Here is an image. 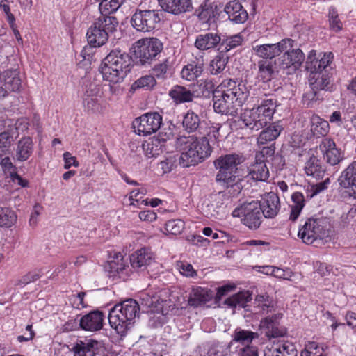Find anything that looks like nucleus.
<instances>
[{
    "mask_svg": "<svg viewBox=\"0 0 356 356\" xmlns=\"http://www.w3.org/2000/svg\"><path fill=\"white\" fill-rule=\"evenodd\" d=\"M229 57L220 53L215 56L210 62L209 70L213 75H217L223 72L228 63Z\"/></svg>",
    "mask_w": 356,
    "mask_h": 356,
    "instance_id": "nucleus-41",
    "label": "nucleus"
},
{
    "mask_svg": "<svg viewBox=\"0 0 356 356\" xmlns=\"http://www.w3.org/2000/svg\"><path fill=\"white\" fill-rule=\"evenodd\" d=\"M204 124H206L205 121L201 120L200 116L192 111H188L185 114L182 121L183 127L188 133L198 131L202 134L201 130Z\"/></svg>",
    "mask_w": 356,
    "mask_h": 356,
    "instance_id": "nucleus-27",
    "label": "nucleus"
},
{
    "mask_svg": "<svg viewBox=\"0 0 356 356\" xmlns=\"http://www.w3.org/2000/svg\"><path fill=\"white\" fill-rule=\"evenodd\" d=\"M281 356H297L298 351L292 343H284L278 346Z\"/></svg>",
    "mask_w": 356,
    "mask_h": 356,
    "instance_id": "nucleus-57",
    "label": "nucleus"
},
{
    "mask_svg": "<svg viewBox=\"0 0 356 356\" xmlns=\"http://www.w3.org/2000/svg\"><path fill=\"white\" fill-rule=\"evenodd\" d=\"M282 56L278 58L279 67L286 71L287 74L294 73L305 60V54L299 48H294V41L289 38V46L284 50Z\"/></svg>",
    "mask_w": 356,
    "mask_h": 356,
    "instance_id": "nucleus-11",
    "label": "nucleus"
},
{
    "mask_svg": "<svg viewBox=\"0 0 356 356\" xmlns=\"http://www.w3.org/2000/svg\"><path fill=\"white\" fill-rule=\"evenodd\" d=\"M203 71V60H197L185 65L181 72V75L187 81H194L202 75Z\"/></svg>",
    "mask_w": 356,
    "mask_h": 356,
    "instance_id": "nucleus-30",
    "label": "nucleus"
},
{
    "mask_svg": "<svg viewBox=\"0 0 356 356\" xmlns=\"http://www.w3.org/2000/svg\"><path fill=\"white\" fill-rule=\"evenodd\" d=\"M224 10L228 15L229 19L236 24H243L248 19V13L238 1H229Z\"/></svg>",
    "mask_w": 356,
    "mask_h": 356,
    "instance_id": "nucleus-22",
    "label": "nucleus"
},
{
    "mask_svg": "<svg viewBox=\"0 0 356 356\" xmlns=\"http://www.w3.org/2000/svg\"><path fill=\"white\" fill-rule=\"evenodd\" d=\"M3 89H6L7 95L9 92H18L22 87V80L19 77V71L17 69L7 70L2 75Z\"/></svg>",
    "mask_w": 356,
    "mask_h": 356,
    "instance_id": "nucleus-26",
    "label": "nucleus"
},
{
    "mask_svg": "<svg viewBox=\"0 0 356 356\" xmlns=\"http://www.w3.org/2000/svg\"><path fill=\"white\" fill-rule=\"evenodd\" d=\"M330 129L327 121L324 120L318 115H313L311 118V131L313 135L319 137L326 136Z\"/></svg>",
    "mask_w": 356,
    "mask_h": 356,
    "instance_id": "nucleus-38",
    "label": "nucleus"
},
{
    "mask_svg": "<svg viewBox=\"0 0 356 356\" xmlns=\"http://www.w3.org/2000/svg\"><path fill=\"white\" fill-rule=\"evenodd\" d=\"M320 90H314L311 88V90L306 92L302 97V101L304 104H306L307 106H311L312 104L321 99L320 97Z\"/></svg>",
    "mask_w": 356,
    "mask_h": 356,
    "instance_id": "nucleus-55",
    "label": "nucleus"
},
{
    "mask_svg": "<svg viewBox=\"0 0 356 356\" xmlns=\"http://www.w3.org/2000/svg\"><path fill=\"white\" fill-rule=\"evenodd\" d=\"M245 160V157L239 154H228L220 156L214 161V165L218 170L216 180L218 183H222L226 187H236V190H240V179L236 175L238 166Z\"/></svg>",
    "mask_w": 356,
    "mask_h": 356,
    "instance_id": "nucleus-7",
    "label": "nucleus"
},
{
    "mask_svg": "<svg viewBox=\"0 0 356 356\" xmlns=\"http://www.w3.org/2000/svg\"><path fill=\"white\" fill-rule=\"evenodd\" d=\"M161 21L158 10L136 9L131 17V24L137 31L150 32Z\"/></svg>",
    "mask_w": 356,
    "mask_h": 356,
    "instance_id": "nucleus-10",
    "label": "nucleus"
},
{
    "mask_svg": "<svg viewBox=\"0 0 356 356\" xmlns=\"http://www.w3.org/2000/svg\"><path fill=\"white\" fill-rule=\"evenodd\" d=\"M248 175L257 181H266L269 177V170L264 161H256L248 167Z\"/></svg>",
    "mask_w": 356,
    "mask_h": 356,
    "instance_id": "nucleus-31",
    "label": "nucleus"
},
{
    "mask_svg": "<svg viewBox=\"0 0 356 356\" xmlns=\"http://www.w3.org/2000/svg\"><path fill=\"white\" fill-rule=\"evenodd\" d=\"M94 22L100 29L104 31L108 37L110 34L116 31L118 26V20L114 16L101 15Z\"/></svg>",
    "mask_w": 356,
    "mask_h": 356,
    "instance_id": "nucleus-34",
    "label": "nucleus"
},
{
    "mask_svg": "<svg viewBox=\"0 0 356 356\" xmlns=\"http://www.w3.org/2000/svg\"><path fill=\"white\" fill-rule=\"evenodd\" d=\"M293 204L291 207V213L289 219L292 221L297 220L300 216L303 207H305V197L300 192H295L291 195Z\"/></svg>",
    "mask_w": 356,
    "mask_h": 356,
    "instance_id": "nucleus-37",
    "label": "nucleus"
},
{
    "mask_svg": "<svg viewBox=\"0 0 356 356\" xmlns=\"http://www.w3.org/2000/svg\"><path fill=\"white\" fill-rule=\"evenodd\" d=\"M184 229V222L180 219L170 220L165 225L166 233L172 235L181 234Z\"/></svg>",
    "mask_w": 356,
    "mask_h": 356,
    "instance_id": "nucleus-49",
    "label": "nucleus"
},
{
    "mask_svg": "<svg viewBox=\"0 0 356 356\" xmlns=\"http://www.w3.org/2000/svg\"><path fill=\"white\" fill-rule=\"evenodd\" d=\"M241 356H258L257 348L254 346H247L241 349Z\"/></svg>",
    "mask_w": 356,
    "mask_h": 356,
    "instance_id": "nucleus-64",
    "label": "nucleus"
},
{
    "mask_svg": "<svg viewBox=\"0 0 356 356\" xmlns=\"http://www.w3.org/2000/svg\"><path fill=\"white\" fill-rule=\"evenodd\" d=\"M300 356H323V349L318 348L315 343H312L306 346Z\"/></svg>",
    "mask_w": 356,
    "mask_h": 356,
    "instance_id": "nucleus-56",
    "label": "nucleus"
},
{
    "mask_svg": "<svg viewBox=\"0 0 356 356\" xmlns=\"http://www.w3.org/2000/svg\"><path fill=\"white\" fill-rule=\"evenodd\" d=\"M220 90L213 93V109L222 115L236 116L238 109L248 101L249 90L241 81L227 79L218 86Z\"/></svg>",
    "mask_w": 356,
    "mask_h": 356,
    "instance_id": "nucleus-1",
    "label": "nucleus"
},
{
    "mask_svg": "<svg viewBox=\"0 0 356 356\" xmlns=\"http://www.w3.org/2000/svg\"><path fill=\"white\" fill-rule=\"evenodd\" d=\"M256 99L257 106L246 110L241 115V118L245 127L252 131H258L270 124L276 110L277 100L275 97L266 94ZM250 102L255 103L254 97H251Z\"/></svg>",
    "mask_w": 356,
    "mask_h": 356,
    "instance_id": "nucleus-3",
    "label": "nucleus"
},
{
    "mask_svg": "<svg viewBox=\"0 0 356 356\" xmlns=\"http://www.w3.org/2000/svg\"><path fill=\"white\" fill-rule=\"evenodd\" d=\"M132 56L120 49L112 50L102 60L100 72L104 80L112 83L122 82L131 70Z\"/></svg>",
    "mask_w": 356,
    "mask_h": 356,
    "instance_id": "nucleus-4",
    "label": "nucleus"
},
{
    "mask_svg": "<svg viewBox=\"0 0 356 356\" xmlns=\"http://www.w3.org/2000/svg\"><path fill=\"white\" fill-rule=\"evenodd\" d=\"M71 351L74 356H100L104 354L105 346L102 341L86 338L77 341Z\"/></svg>",
    "mask_w": 356,
    "mask_h": 356,
    "instance_id": "nucleus-14",
    "label": "nucleus"
},
{
    "mask_svg": "<svg viewBox=\"0 0 356 356\" xmlns=\"http://www.w3.org/2000/svg\"><path fill=\"white\" fill-rule=\"evenodd\" d=\"M162 124V116L157 112L147 113L136 118L133 127L138 135L148 136L156 132Z\"/></svg>",
    "mask_w": 356,
    "mask_h": 356,
    "instance_id": "nucleus-13",
    "label": "nucleus"
},
{
    "mask_svg": "<svg viewBox=\"0 0 356 356\" xmlns=\"http://www.w3.org/2000/svg\"><path fill=\"white\" fill-rule=\"evenodd\" d=\"M333 59L331 52L324 53L320 58L306 62V69L310 72L309 84L314 90L331 92L334 87L332 68L330 64Z\"/></svg>",
    "mask_w": 356,
    "mask_h": 356,
    "instance_id": "nucleus-5",
    "label": "nucleus"
},
{
    "mask_svg": "<svg viewBox=\"0 0 356 356\" xmlns=\"http://www.w3.org/2000/svg\"><path fill=\"white\" fill-rule=\"evenodd\" d=\"M143 149L148 157H154L164 151H167L164 145H161L154 137L149 138L143 144Z\"/></svg>",
    "mask_w": 356,
    "mask_h": 356,
    "instance_id": "nucleus-39",
    "label": "nucleus"
},
{
    "mask_svg": "<svg viewBox=\"0 0 356 356\" xmlns=\"http://www.w3.org/2000/svg\"><path fill=\"white\" fill-rule=\"evenodd\" d=\"M305 171L308 176H312L316 179L322 177L324 175V170L320 160L314 156L310 157L306 162Z\"/></svg>",
    "mask_w": 356,
    "mask_h": 356,
    "instance_id": "nucleus-40",
    "label": "nucleus"
},
{
    "mask_svg": "<svg viewBox=\"0 0 356 356\" xmlns=\"http://www.w3.org/2000/svg\"><path fill=\"white\" fill-rule=\"evenodd\" d=\"M232 215L234 217H243V224L250 229L259 227L261 222V211L258 202L243 203L233 211Z\"/></svg>",
    "mask_w": 356,
    "mask_h": 356,
    "instance_id": "nucleus-12",
    "label": "nucleus"
},
{
    "mask_svg": "<svg viewBox=\"0 0 356 356\" xmlns=\"http://www.w3.org/2000/svg\"><path fill=\"white\" fill-rule=\"evenodd\" d=\"M83 104L88 111H96L99 107V103L97 97H83Z\"/></svg>",
    "mask_w": 356,
    "mask_h": 356,
    "instance_id": "nucleus-58",
    "label": "nucleus"
},
{
    "mask_svg": "<svg viewBox=\"0 0 356 356\" xmlns=\"http://www.w3.org/2000/svg\"><path fill=\"white\" fill-rule=\"evenodd\" d=\"M331 235L330 225L324 218L307 219L298 232V236L307 244H312L318 240L327 241Z\"/></svg>",
    "mask_w": 356,
    "mask_h": 356,
    "instance_id": "nucleus-9",
    "label": "nucleus"
},
{
    "mask_svg": "<svg viewBox=\"0 0 356 356\" xmlns=\"http://www.w3.org/2000/svg\"><path fill=\"white\" fill-rule=\"evenodd\" d=\"M212 295L204 288L197 287L192 290L188 298V304L191 306L198 307L210 301Z\"/></svg>",
    "mask_w": 356,
    "mask_h": 356,
    "instance_id": "nucleus-32",
    "label": "nucleus"
},
{
    "mask_svg": "<svg viewBox=\"0 0 356 356\" xmlns=\"http://www.w3.org/2000/svg\"><path fill=\"white\" fill-rule=\"evenodd\" d=\"M258 203L265 218H274L280 208V198L274 192L265 193Z\"/></svg>",
    "mask_w": 356,
    "mask_h": 356,
    "instance_id": "nucleus-19",
    "label": "nucleus"
},
{
    "mask_svg": "<svg viewBox=\"0 0 356 356\" xmlns=\"http://www.w3.org/2000/svg\"><path fill=\"white\" fill-rule=\"evenodd\" d=\"M176 161L177 159L175 156H170L165 161H161L159 165L163 172L167 173L170 172L176 166Z\"/></svg>",
    "mask_w": 356,
    "mask_h": 356,
    "instance_id": "nucleus-59",
    "label": "nucleus"
},
{
    "mask_svg": "<svg viewBox=\"0 0 356 356\" xmlns=\"http://www.w3.org/2000/svg\"><path fill=\"white\" fill-rule=\"evenodd\" d=\"M109 266L112 273H120L125 269V264L120 252L115 254L113 260L109 262Z\"/></svg>",
    "mask_w": 356,
    "mask_h": 356,
    "instance_id": "nucleus-52",
    "label": "nucleus"
},
{
    "mask_svg": "<svg viewBox=\"0 0 356 356\" xmlns=\"http://www.w3.org/2000/svg\"><path fill=\"white\" fill-rule=\"evenodd\" d=\"M103 321V313L99 311H93L83 316L79 321V325L84 330L95 332L102 328Z\"/></svg>",
    "mask_w": 356,
    "mask_h": 356,
    "instance_id": "nucleus-21",
    "label": "nucleus"
},
{
    "mask_svg": "<svg viewBox=\"0 0 356 356\" xmlns=\"http://www.w3.org/2000/svg\"><path fill=\"white\" fill-rule=\"evenodd\" d=\"M157 140L164 145V147L168 150L169 145H172L174 140V134L170 129L168 131H161L156 136H154Z\"/></svg>",
    "mask_w": 356,
    "mask_h": 356,
    "instance_id": "nucleus-53",
    "label": "nucleus"
},
{
    "mask_svg": "<svg viewBox=\"0 0 356 356\" xmlns=\"http://www.w3.org/2000/svg\"><path fill=\"white\" fill-rule=\"evenodd\" d=\"M132 49V61L136 65L147 67L159 58L163 44L156 38H147L136 41Z\"/></svg>",
    "mask_w": 356,
    "mask_h": 356,
    "instance_id": "nucleus-8",
    "label": "nucleus"
},
{
    "mask_svg": "<svg viewBox=\"0 0 356 356\" xmlns=\"http://www.w3.org/2000/svg\"><path fill=\"white\" fill-rule=\"evenodd\" d=\"M282 314L280 313L268 316L261 321V326L266 329V335L269 339L284 337L286 329L280 325Z\"/></svg>",
    "mask_w": 356,
    "mask_h": 356,
    "instance_id": "nucleus-17",
    "label": "nucleus"
},
{
    "mask_svg": "<svg viewBox=\"0 0 356 356\" xmlns=\"http://www.w3.org/2000/svg\"><path fill=\"white\" fill-rule=\"evenodd\" d=\"M222 42L221 35L218 32H207L197 35L195 47L200 51L218 49Z\"/></svg>",
    "mask_w": 356,
    "mask_h": 356,
    "instance_id": "nucleus-18",
    "label": "nucleus"
},
{
    "mask_svg": "<svg viewBox=\"0 0 356 356\" xmlns=\"http://www.w3.org/2000/svg\"><path fill=\"white\" fill-rule=\"evenodd\" d=\"M259 334L249 330L236 329L233 334L234 341L245 346H250L254 339H257Z\"/></svg>",
    "mask_w": 356,
    "mask_h": 356,
    "instance_id": "nucleus-44",
    "label": "nucleus"
},
{
    "mask_svg": "<svg viewBox=\"0 0 356 356\" xmlns=\"http://www.w3.org/2000/svg\"><path fill=\"white\" fill-rule=\"evenodd\" d=\"M318 147L324 160L330 165H337L344 159V152L330 138H323Z\"/></svg>",
    "mask_w": 356,
    "mask_h": 356,
    "instance_id": "nucleus-15",
    "label": "nucleus"
},
{
    "mask_svg": "<svg viewBox=\"0 0 356 356\" xmlns=\"http://www.w3.org/2000/svg\"><path fill=\"white\" fill-rule=\"evenodd\" d=\"M329 22L330 29L335 31H339L342 28V24L339 19L337 12L334 8H330L329 10Z\"/></svg>",
    "mask_w": 356,
    "mask_h": 356,
    "instance_id": "nucleus-54",
    "label": "nucleus"
},
{
    "mask_svg": "<svg viewBox=\"0 0 356 356\" xmlns=\"http://www.w3.org/2000/svg\"><path fill=\"white\" fill-rule=\"evenodd\" d=\"M156 84V80L152 75H146L136 80L132 85V89L143 88L147 89L152 88Z\"/></svg>",
    "mask_w": 356,
    "mask_h": 356,
    "instance_id": "nucleus-51",
    "label": "nucleus"
},
{
    "mask_svg": "<svg viewBox=\"0 0 356 356\" xmlns=\"http://www.w3.org/2000/svg\"><path fill=\"white\" fill-rule=\"evenodd\" d=\"M341 186L345 188H350L356 198V161L352 162L341 173L339 178Z\"/></svg>",
    "mask_w": 356,
    "mask_h": 356,
    "instance_id": "nucleus-25",
    "label": "nucleus"
},
{
    "mask_svg": "<svg viewBox=\"0 0 356 356\" xmlns=\"http://www.w3.org/2000/svg\"><path fill=\"white\" fill-rule=\"evenodd\" d=\"M125 0H101L99 10L101 15L111 16L116 12Z\"/></svg>",
    "mask_w": 356,
    "mask_h": 356,
    "instance_id": "nucleus-43",
    "label": "nucleus"
},
{
    "mask_svg": "<svg viewBox=\"0 0 356 356\" xmlns=\"http://www.w3.org/2000/svg\"><path fill=\"white\" fill-rule=\"evenodd\" d=\"M251 300L252 293L249 291H243L227 298L224 304L232 308H235L237 306L245 307L247 302Z\"/></svg>",
    "mask_w": 356,
    "mask_h": 356,
    "instance_id": "nucleus-36",
    "label": "nucleus"
},
{
    "mask_svg": "<svg viewBox=\"0 0 356 356\" xmlns=\"http://www.w3.org/2000/svg\"><path fill=\"white\" fill-rule=\"evenodd\" d=\"M40 277V275L38 273H29L28 274H26V275L23 276L22 277V279H20L17 285H20V284H23V285H26L31 282H34L35 280H37L38 279H39Z\"/></svg>",
    "mask_w": 356,
    "mask_h": 356,
    "instance_id": "nucleus-63",
    "label": "nucleus"
},
{
    "mask_svg": "<svg viewBox=\"0 0 356 356\" xmlns=\"http://www.w3.org/2000/svg\"><path fill=\"white\" fill-rule=\"evenodd\" d=\"M242 42L243 38L239 34L224 37L222 38L218 51L225 54L230 50L240 46Z\"/></svg>",
    "mask_w": 356,
    "mask_h": 356,
    "instance_id": "nucleus-42",
    "label": "nucleus"
},
{
    "mask_svg": "<svg viewBox=\"0 0 356 356\" xmlns=\"http://www.w3.org/2000/svg\"><path fill=\"white\" fill-rule=\"evenodd\" d=\"M140 306L134 299H127L115 305L109 312L108 321L118 334H125L139 316Z\"/></svg>",
    "mask_w": 356,
    "mask_h": 356,
    "instance_id": "nucleus-6",
    "label": "nucleus"
},
{
    "mask_svg": "<svg viewBox=\"0 0 356 356\" xmlns=\"http://www.w3.org/2000/svg\"><path fill=\"white\" fill-rule=\"evenodd\" d=\"M180 273L187 277H193L197 275L196 271L193 269V267L190 264L181 263L179 266Z\"/></svg>",
    "mask_w": 356,
    "mask_h": 356,
    "instance_id": "nucleus-60",
    "label": "nucleus"
},
{
    "mask_svg": "<svg viewBox=\"0 0 356 356\" xmlns=\"http://www.w3.org/2000/svg\"><path fill=\"white\" fill-rule=\"evenodd\" d=\"M33 150L32 139L30 137L21 138L15 149V158L18 161H25L31 156Z\"/></svg>",
    "mask_w": 356,
    "mask_h": 356,
    "instance_id": "nucleus-29",
    "label": "nucleus"
},
{
    "mask_svg": "<svg viewBox=\"0 0 356 356\" xmlns=\"http://www.w3.org/2000/svg\"><path fill=\"white\" fill-rule=\"evenodd\" d=\"M175 141L181 152L179 163L184 168L196 165L211 155V147L207 136L198 138L193 136H180Z\"/></svg>",
    "mask_w": 356,
    "mask_h": 356,
    "instance_id": "nucleus-2",
    "label": "nucleus"
},
{
    "mask_svg": "<svg viewBox=\"0 0 356 356\" xmlns=\"http://www.w3.org/2000/svg\"><path fill=\"white\" fill-rule=\"evenodd\" d=\"M169 95L177 104L189 102L193 100V93L184 86L176 85L170 91Z\"/></svg>",
    "mask_w": 356,
    "mask_h": 356,
    "instance_id": "nucleus-35",
    "label": "nucleus"
},
{
    "mask_svg": "<svg viewBox=\"0 0 356 356\" xmlns=\"http://www.w3.org/2000/svg\"><path fill=\"white\" fill-rule=\"evenodd\" d=\"M273 63L270 60H261L258 62L259 76L264 81H268L273 78L275 72Z\"/></svg>",
    "mask_w": 356,
    "mask_h": 356,
    "instance_id": "nucleus-45",
    "label": "nucleus"
},
{
    "mask_svg": "<svg viewBox=\"0 0 356 356\" xmlns=\"http://www.w3.org/2000/svg\"><path fill=\"white\" fill-rule=\"evenodd\" d=\"M17 133L15 130H8L0 134V149L2 153L10 152V148L17 138Z\"/></svg>",
    "mask_w": 356,
    "mask_h": 356,
    "instance_id": "nucleus-46",
    "label": "nucleus"
},
{
    "mask_svg": "<svg viewBox=\"0 0 356 356\" xmlns=\"http://www.w3.org/2000/svg\"><path fill=\"white\" fill-rule=\"evenodd\" d=\"M15 212L8 207H0V227H10L16 221Z\"/></svg>",
    "mask_w": 356,
    "mask_h": 356,
    "instance_id": "nucleus-48",
    "label": "nucleus"
},
{
    "mask_svg": "<svg viewBox=\"0 0 356 356\" xmlns=\"http://www.w3.org/2000/svg\"><path fill=\"white\" fill-rule=\"evenodd\" d=\"M162 9L169 13L179 15L193 10L192 0H158Z\"/></svg>",
    "mask_w": 356,
    "mask_h": 356,
    "instance_id": "nucleus-20",
    "label": "nucleus"
},
{
    "mask_svg": "<svg viewBox=\"0 0 356 356\" xmlns=\"http://www.w3.org/2000/svg\"><path fill=\"white\" fill-rule=\"evenodd\" d=\"M160 298L157 296H150L143 293L140 298V306L143 309H150L152 312H161L163 315L168 314V309L160 307Z\"/></svg>",
    "mask_w": 356,
    "mask_h": 356,
    "instance_id": "nucleus-33",
    "label": "nucleus"
},
{
    "mask_svg": "<svg viewBox=\"0 0 356 356\" xmlns=\"http://www.w3.org/2000/svg\"><path fill=\"white\" fill-rule=\"evenodd\" d=\"M284 130V126L281 121L270 123L263 128L257 138L259 144L264 145L275 140Z\"/></svg>",
    "mask_w": 356,
    "mask_h": 356,
    "instance_id": "nucleus-24",
    "label": "nucleus"
},
{
    "mask_svg": "<svg viewBox=\"0 0 356 356\" xmlns=\"http://www.w3.org/2000/svg\"><path fill=\"white\" fill-rule=\"evenodd\" d=\"M170 62L168 58H165L162 63L156 64L152 68V76L154 78L163 81L169 75Z\"/></svg>",
    "mask_w": 356,
    "mask_h": 356,
    "instance_id": "nucleus-47",
    "label": "nucleus"
},
{
    "mask_svg": "<svg viewBox=\"0 0 356 356\" xmlns=\"http://www.w3.org/2000/svg\"><path fill=\"white\" fill-rule=\"evenodd\" d=\"M330 183L329 179H326L325 181L319 182L312 186V193L310 195L312 197L314 195L320 193L327 188V184Z\"/></svg>",
    "mask_w": 356,
    "mask_h": 356,
    "instance_id": "nucleus-61",
    "label": "nucleus"
},
{
    "mask_svg": "<svg viewBox=\"0 0 356 356\" xmlns=\"http://www.w3.org/2000/svg\"><path fill=\"white\" fill-rule=\"evenodd\" d=\"M198 87L200 90L201 95L205 97H209L211 93L213 95V93L217 90H220V88L215 90V83L212 80L209 79L201 80L198 83Z\"/></svg>",
    "mask_w": 356,
    "mask_h": 356,
    "instance_id": "nucleus-50",
    "label": "nucleus"
},
{
    "mask_svg": "<svg viewBox=\"0 0 356 356\" xmlns=\"http://www.w3.org/2000/svg\"><path fill=\"white\" fill-rule=\"evenodd\" d=\"M153 259V254L151 250L143 248L134 252L130 256L131 267L136 270H143L147 266L149 265Z\"/></svg>",
    "mask_w": 356,
    "mask_h": 356,
    "instance_id": "nucleus-23",
    "label": "nucleus"
},
{
    "mask_svg": "<svg viewBox=\"0 0 356 356\" xmlns=\"http://www.w3.org/2000/svg\"><path fill=\"white\" fill-rule=\"evenodd\" d=\"M86 38L88 44L93 47H101L104 44L108 39L107 33L93 22L86 33Z\"/></svg>",
    "mask_w": 356,
    "mask_h": 356,
    "instance_id": "nucleus-28",
    "label": "nucleus"
},
{
    "mask_svg": "<svg viewBox=\"0 0 356 356\" xmlns=\"http://www.w3.org/2000/svg\"><path fill=\"white\" fill-rule=\"evenodd\" d=\"M273 275L275 277L283 279V280H290L291 277V272L287 270H283L280 268L275 267V269L273 270Z\"/></svg>",
    "mask_w": 356,
    "mask_h": 356,
    "instance_id": "nucleus-62",
    "label": "nucleus"
},
{
    "mask_svg": "<svg viewBox=\"0 0 356 356\" xmlns=\"http://www.w3.org/2000/svg\"><path fill=\"white\" fill-rule=\"evenodd\" d=\"M289 46V38H285L277 43L255 45L253 47V51L257 56L262 58L263 60H273V58L280 56Z\"/></svg>",
    "mask_w": 356,
    "mask_h": 356,
    "instance_id": "nucleus-16",
    "label": "nucleus"
}]
</instances>
